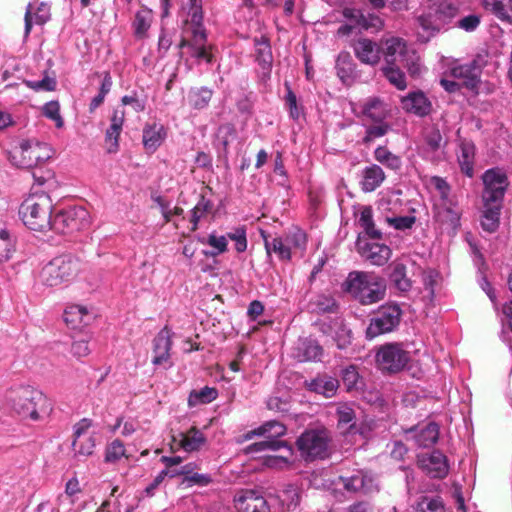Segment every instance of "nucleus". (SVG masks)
I'll list each match as a JSON object with an SVG mask.
<instances>
[{"label": "nucleus", "mask_w": 512, "mask_h": 512, "mask_svg": "<svg viewBox=\"0 0 512 512\" xmlns=\"http://www.w3.org/2000/svg\"><path fill=\"white\" fill-rule=\"evenodd\" d=\"M285 432H286V427L278 421H268V422L264 423L257 429H254V430L246 433L244 435V439L249 440L254 436H264V435H266L270 439L250 445L249 447H247V452L253 453V452H259V451H264V450L277 451V450H280L281 448H285V455L270 457L267 460V464L270 467L287 466L290 463L289 458L292 455V448L290 446H288L285 441H280V440L276 439V438L284 435Z\"/></svg>", "instance_id": "obj_1"}, {"label": "nucleus", "mask_w": 512, "mask_h": 512, "mask_svg": "<svg viewBox=\"0 0 512 512\" xmlns=\"http://www.w3.org/2000/svg\"><path fill=\"white\" fill-rule=\"evenodd\" d=\"M5 401L9 407L23 418L39 420L49 410L47 397L31 386H17L8 389Z\"/></svg>", "instance_id": "obj_2"}, {"label": "nucleus", "mask_w": 512, "mask_h": 512, "mask_svg": "<svg viewBox=\"0 0 512 512\" xmlns=\"http://www.w3.org/2000/svg\"><path fill=\"white\" fill-rule=\"evenodd\" d=\"M53 203L47 193L30 194L19 207V216L30 230L47 232L51 230Z\"/></svg>", "instance_id": "obj_3"}, {"label": "nucleus", "mask_w": 512, "mask_h": 512, "mask_svg": "<svg viewBox=\"0 0 512 512\" xmlns=\"http://www.w3.org/2000/svg\"><path fill=\"white\" fill-rule=\"evenodd\" d=\"M85 263L76 255L65 253L51 259L41 271L44 285L56 287L75 280L83 271Z\"/></svg>", "instance_id": "obj_4"}, {"label": "nucleus", "mask_w": 512, "mask_h": 512, "mask_svg": "<svg viewBox=\"0 0 512 512\" xmlns=\"http://www.w3.org/2000/svg\"><path fill=\"white\" fill-rule=\"evenodd\" d=\"M345 290L363 305L381 301L386 294L384 281L371 273L350 272L345 281Z\"/></svg>", "instance_id": "obj_5"}, {"label": "nucleus", "mask_w": 512, "mask_h": 512, "mask_svg": "<svg viewBox=\"0 0 512 512\" xmlns=\"http://www.w3.org/2000/svg\"><path fill=\"white\" fill-rule=\"evenodd\" d=\"M458 12V7L448 0L431 4L428 7V11L417 19L420 27L427 33L426 36H423V41H428L431 36L450 23L457 16Z\"/></svg>", "instance_id": "obj_6"}, {"label": "nucleus", "mask_w": 512, "mask_h": 512, "mask_svg": "<svg viewBox=\"0 0 512 512\" xmlns=\"http://www.w3.org/2000/svg\"><path fill=\"white\" fill-rule=\"evenodd\" d=\"M52 157V149L46 143L22 141L8 153L10 163L22 169L35 168Z\"/></svg>", "instance_id": "obj_7"}, {"label": "nucleus", "mask_w": 512, "mask_h": 512, "mask_svg": "<svg viewBox=\"0 0 512 512\" xmlns=\"http://www.w3.org/2000/svg\"><path fill=\"white\" fill-rule=\"evenodd\" d=\"M375 359L381 371L393 374L406 367L410 361V353L402 343H386L378 348Z\"/></svg>", "instance_id": "obj_8"}, {"label": "nucleus", "mask_w": 512, "mask_h": 512, "mask_svg": "<svg viewBox=\"0 0 512 512\" xmlns=\"http://www.w3.org/2000/svg\"><path fill=\"white\" fill-rule=\"evenodd\" d=\"M329 435L326 430H307L301 434L296 444L306 461L324 459L328 456Z\"/></svg>", "instance_id": "obj_9"}, {"label": "nucleus", "mask_w": 512, "mask_h": 512, "mask_svg": "<svg viewBox=\"0 0 512 512\" xmlns=\"http://www.w3.org/2000/svg\"><path fill=\"white\" fill-rule=\"evenodd\" d=\"M51 230L59 234H70L89 226V213L84 208L60 210L52 216Z\"/></svg>", "instance_id": "obj_10"}, {"label": "nucleus", "mask_w": 512, "mask_h": 512, "mask_svg": "<svg viewBox=\"0 0 512 512\" xmlns=\"http://www.w3.org/2000/svg\"><path fill=\"white\" fill-rule=\"evenodd\" d=\"M401 309L397 305L383 306L370 320L366 330L368 338L373 339L381 334L393 331L400 323Z\"/></svg>", "instance_id": "obj_11"}, {"label": "nucleus", "mask_w": 512, "mask_h": 512, "mask_svg": "<svg viewBox=\"0 0 512 512\" xmlns=\"http://www.w3.org/2000/svg\"><path fill=\"white\" fill-rule=\"evenodd\" d=\"M484 190L483 202L502 203L509 181L506 173L499 168L487 170L482 176Z\"/></svg>", "instance_id": "obj_12"}, {"label": "nucleus", "mask_w": 512, "mask_h": 512, "mask_svg": "<svg viewBox=\"0 0 512 512\" xmlns=\"http://www.w3.org/2000/svg\"><path fill=\"white\" fill-rule=\"evenodd\" d=\"M484 60L477 56L466 64H455L450 68V76L463 81V85L472 92L478 93L480 85V74Z\"/></svg>", "instance_id": "obj_13"}, {"label": "nucleus", "mask_w": 512, "mask_h": 512, "mask_svg": "<svg viewBox=\"0 0 512 512\" xmlns=\"http://www.w3.org/2000/svg\"><path fill=\"white\" fill-rule=\"evenodd\" d=\"M172 332L165 326L152 341V364L168 369L173 366L171 361Z\"/></svg>", "instance_id": "obj_14"}, {"label": "nucleus", "mask_w": 512, "mask_h": 512, "mask_svg": "<svg viewBox=\"0 0 512 512\" xmlns=\"http://www.w3.org/2000/svg\"><path fill=\"white\" fill-rule=\"evenodd\" d=\"M351 47L355 57L365 65L376 66L382 58L381 42L378 43L366 37H359L352 41Z\"/></svg>", "instance_id": "obj_15"}, {"label": "nucleus", "mask_w": 512, "mask_h": 512, "mask_svg": "<svg viewBox=\"0 0 512 512\" xmlns=\"http://www.w3.org/2000/svg\"><path fill=\"white\" fill-rule=\"evenodd\" d=\"M418 464L431 478H443L448 474L447 458L440 451L419 456Z\"/></svg>", "instance_id": "obj_16"}, {"label": "nucleus", "mask_w": 512, "mask_h": 512, "mask_svg": "<svg viewBox=\"0 0 512 512\" xmlns=\"http://www.w3.org/2000/svg\"><path fill=\"white\" fill-rule=\"evenodd\" d=\"M381 46L385 64H396L398 61L402 62L412 51L408 48L404 39L395 36L382 39Z\"/></svg>", "instance_id": "obj_17"}, {"label": "nucleus", "mask_w": 512, "mask_h": 512, "mask_svg": "<svg viewBox=\"0 0 512 512\" xmlns=\"http://www.w3.org/2000/svg\"><path fill=\"white\" fill-rule=\"evenodd\" d=\"M234 504L237 512H269L265 498L252 490L238 492Z\"/></svg>", "instance_id": "obj_18"}, {"label": "nucleus", "mask_w": 512, "mask_h": 512, "mask_svg": "<svg viewBox=\"0 0 512 512\" xmlns=\"http://www.w3.org/2000/svg\"><path fill=\"white\" fill-rule=\"evenodd\" d=\"M194 29L192 31V40L183 39L179 47L185 48L187 47L190 50V54L192 57L197 59L206 60L208 63L212 61L211 55L208 53L206 49V33L201 24H193Z\"/></svg>", "instance_id": "obj_19"}, {"label": "nucleus", "mask_w": 512, "mask_h": 512, "mask_svg": "<svg viewBox=\"0 0 512 512\" xmlns=\"http://www.w3.org/2000/svg\"><path fill=\"white\" fill-rule=\"evenodd\" d=\"M357 250L360 255L374 265H384L391 257V249L384 244L357 242Z\"/></svg>", "instance_id": "obj_20"}, {"label": "nucleus", "mask_w": 512, "mask_h": 512, "mask_svg": "<svg viewBox=\"0 0 512 512\" xmlns=\"http://www.w3.org/2000/svg\"><path fill=\"white\" fill-rule=\"evenodd\" d=\"M255 60L261 67V79L266 81L270 77L273 55L269 39L265 36L255 38Z\"/></svg>", "instance_id": "obj_21"}, {"label": "nucleus", "mask_w": 512, "mask_h": 512, "mask_svg": "<svg viewBox=\"0 0 512 512\" xmlns=\"http://www.w3.org/2000/svg\"><path fill=\"white\" fill-rule=\"evenodd\" d=\"M434 218L441 225L455 229L459 224L460 212L456 202L436 203Z\"/></svg>", "instance_id": "obj_22"}, {"label": "nucleus", "mask_w": 512, "mask_h": 512, "mask_svg": "<svg viewBox=\"0 0 512 512\" xmlns=\"http://www.w3.org/2000/svg\"><path fill=\"white\" fill-rule=\"evenodd\" d=\"M124 111L114 110L111 124L106 131L105 145L108 153H116L119 149V136L124 122Z\"/></svg>", "instance_id": "obj_23"}, {"label": "nucleus", "mask_w": 512, "mask_h": 512, "mask_svg": "<svg viewBox=\"0 0 512 512\" xmlns=\"http://www.w3.org/2000/svg\"><path fill=\"white\" fill-rule=\"evenodd\" d=\"M402 108L409 113L425 116L430 111V102L423 92H412L401 99Z\"/></svg>", "instance_id": "obj_24"}, {"label": "nucleus", "mask_w": 512, "mask_h": 512, "mask_svg": "<svg viewBox=\"0 0 512 512\" xmlns=\"http://www.w3.org/2000/svg\"><path fill=\"white\" fill-rule=\"evenodd\" d=\"M385 178L383 169L376 164L364 168L360 182L362 191L366 193L375 191L384 182Z\"/></svg>", "instance_id": "obj_25"}, {"label": "nucleus", "mask_w": 512, "mask_h": 512, "mask_svg": "<svg viewBox=\"0 0 512 512\" xmlns=\"http://www.w3.org/2000/svg\"><path fill=\"white\" fill-rule=\"evenodd\" d=\"M411 438L419 447H430L434 445L439 438V427L435 423H429L420 430L411 428L407 431Z\"/></svg>", "instance_id": "obj_26"}, {"label": "nucleus", "mask_w": 512, "mask_h": 512, "mask_svg": "<svg viewBox=\"0 0 512 512\" xmlns=\"http://www.w3.org/2000/svg\"><path fill=\"white\" fill-rule=\"evenodd\" d=\"M166 137L165 129L160 124H147L143 129V145L144 148L153 153L162 144Z\"/></svg>", "instance_id": "obj_27"}, {"label": "nucleus", "mask_w": 512, "mask_h": 512, "mask_svg": "<svg viewBox=\"0 0 512 512\" xmlns=\"http://www.w3.org/2000/svg\"><path fill=\"white\" fill-rule=\"evenodd\" d=\"M173 441H178L179 447L187 452H193L200 449L205 443V437L202 432L196 428H191L187 433H179L177 437H173Z\"/></svg>", "instance_id": "obj_28"}, {"label": "nucleus", "mask_w": 512, "mask_h": 512, "mask_svg": "<svg viewBox=\"0 0 512 512\" xmlns=\"http://www.w3.org/2000/svg\"><path fill=\"white\" fill-rule=\"evenodd\" d=\"M501 208L502 203L483 202L481 226L485 231L489 233L496 231L499 226Z\"/></svg>", "instance_id": "obj_29"}, {"label": "nucleus", "mask_w": 512, "mask_h": 512, "mask_svg": "<svg viewBox=\"0 0 512 512\" xmlns=\"http://www.w3.org/2000/svg\"><path fill=\"white\" fill-rule=\"evenodd\" d=\"M475 146L471 141L461 140L459 144L458 162L463 173L471 177L473 175V164Z\"/></svg>", "instance_id": "obj_30"}, {"label": "nucleus", "mask_w": 512, "mask_h": 512, "mask_svg": "<svg viewBox=\"0 0 512 512\" xmlns=\"http://www.w3.org/2000/svg\"><path fill=\"white\" fill-rule=\"evenodd\" d=\"M339 387L337 379L329 376H318L308 383V389L325 397H332Z\"/></svg>", "instance_id": "obj_31"}, {"label": "nucleus", "mask_w": 512, "mask_h": 512, "mask_svg": "<svg viewBox=\"0 0 512 512\" xmlns=\"http://www.w3.org/2000/svg\"><path fill=\"white\" fill-rule=\"evenodd\" d=\"M356 64L354 63L351 55L343 51L339 53L336 59L337 76L343 83H350L354 79Z\"/></svg>", "instance_id": "obj_32"}, {"label": "nucleus", "mask_w": 512, "mask_h": 512, "mask_svg": "<svg viewBox=\"0 0 512 512\" xmlns=\"http://www.w3.org/2000/svg\"><path fill=\"white\" fill-rule=\"evenodd\" d=\"M345 16L353 19L359 27L365 30L374 29L378 31L384 26L382 19L375 14H363L360 11L353 10L345 12Z\"/></svg>", "instance_id": "obj_33"}, {"label": "nucleus", "mask_w": 512, "mask_h": 512, "mask_svg": "<svg viewBox=\"0 0 512 512\" xmlns=\"http://www.w3.org/2000/svg\"><path fill=\"white\" fill-rule=\"evenodd\" d=\"M90 318L88 310L81 305L70 306L64 312V321L74 329L87 325Z\"/></svg>", "instance_id": "obj_34"}, {"label": "nucleus", "mask_w": 512, "mask_h": 512, "mask_svg": "<svg viewBox=\"0 0 512 512\" xmlns=\"http://www.w3.org/2000/svg\"><path fill=\"white\" fill-rule=\"evenodd\" d=\"M392 271L390 280L394 287L401 292H407L412 287V281L407 277L406 266L399 262H393L390 265Z\"/></svg>", "instance_id": "obj_35"}, {"label": "nucleus", "mask_w": 512, "mask_h": 512, "mask_svg": "<svg viewBox=\"0 0 512 512\" xmlns=\"http://www.w3.org/2000/svg\"><path fill=\"white\" fill-rule=\"evenodd\" d=\"M486 9L490 10L503 22L512 23V0H485Z\"/></svg>", "instance_id": "obj_36"}, {"label": "nucleus", "mask_w": 512, "mask_h": 512, "mask_svg": "<svg viewBox=\"0 0 512 512\" xmlns=\"http://www.w3.org/2000/svg\"><path fill=\"white\" fill-rule=\"evenodd\" d=\"M380 71L387 81L398 90L407 88V81L404 72L396 64H385Z\"/></svg>", "instance_id": "obj_37"}, {"label": "nucleus", "mask_w": 512, "mask_h": 512, "mask_svg": "<svg viewBox=\"0 0 512 512\" xmlns=\"http://www.w3.org/2000/svg\"><path fill=\"white\" fill-rule=\"evenodd\" d=\"M264 244L268 255L274 252L281 260L289 261L291 259V249L282 238H273L270 241L264 236Z\"/></svg>", "instance_id": "obj_38"}, {"label": "nucleus", "mask_w": 512, "mask_h": 512, "mask_svg": "<svg viewBox=\"0 0 512 512\" xmlns=\"http://www.w3.org/2000/svg\"><path fill=\"white\" fill-rule=\"evenodd\" d=\"M359 224L364 229L365 233L373 239H380L382 233L375 228L373 221V211L370 206H365L360 212Z\"/></svg>", "instance_id": "obj_39"}, {"label": "nucleus", "mask_w": 512, "mask_h": 512, "mask_svg": "<svg viewBox=\"0 0 512 512\" xmlns=\"http://www.w3.org/2000/svg\"><path fill=\"white\" fill-rule=\"evenodd\" d=\"M217 396L218 392L215 388L205 386L200 390L191 391L188 397V404L190 407H194L199 404L210 403L215 400Z\"/></svg>", "instance_id": "obj_40"}, {"label": "nucleus", "mask_w": 512, "mask_h": 512, "mask_svg": "<svg viewBox=\"0 0 512 512\" xmlns=\"http://www.w3.org/2000/svg\"><path fill=\"white\" fill-rule=\"evenodd\" d=\"M312 311L317 313H334L337 311L338 305L335 299L330 295H317L309 303Z\"/></svg>", "instance_id": "obj_41"}, {"label": "nucleus", "mask_w": 512, "mask_h": 512, "mask_svg": "<svg viewBox=\"0 0 512 512\" xmlns=\"http://www.w3.org/2000/svg\"><path fill=\"white\" fill-rule=\"evenodd\" d=\"M95 448L94 435L73 438L72 449L78 457H88L93 454Z\"/></svg>", "instance_id": "obj_42"}, {"label": "nucleus", "mask_w": 512, "mask_h": 512, "mask_svg": "<svg viewBox=\"0 0 512 512\" xmlns=\"http://www.w3.org/2000/svg\"><path fill=\"white\" fill-rule=\"evenodd\" d=\"M363 113L373 121H382L386 117V107L378 98L369 99L363 107Z\"/></svg>", "instance_id": "obj_43"}, {"label": "nucleus", "mask_w": 512, "mask_h": 512, "mask_svg": "<svg viewBox=\"0 0 512 512\" xmlns=\"http://www.w3.org/2000/svg\"><path fill=\"white\" fill-rule=\"evenodd\" d=\"M415 512H446L441 497L421 496L417 501Z\"/></svg>", "instance_id": "obj_44"}, {"label": "nucleus", "mask_w": 512, "mask_h": 512, "mask_svg": "<svg viewBox=\"0 0 512 512\" xmlns=\"http://www.w3.org/2000/svg\"><path fill=\"white\" fill-rule=\"evenodd\" d=\"M338 428L351 429L355 425V411L347 404H340L336 409Z\"/></svg>", "instance_id": "obj_45"}, {"label": "nucleus", "mask_w": 512, "mask_h": 512, "mask_svg": "<svg viewBox=\"0 0 512 512\" xmlns=\"http://www.w3.org/2000/svg\"><path fill=\"white\" fill-rule=\"evenodd\" d=\"M375 159L392 170L400 169L402 162L399 156L391 153L385 147H378L374 152Z\"/></svg>", "instance_id": "obj_46"}, {"label": "nucleus", "mask_w": 512, "mask_h": 512, "mask_svg": "<svg viewBox=\"0 0 512 512\" xmlns=\"http://www.w3.org/2000/svg\"><path fill=\"white\" fill-rule=\"evenodd\" d=\"M212 209V203L210 200L205 197H201L199 202L192 209L191 215V223H192V231H195L198 228L199 221L204 218Z\"/></svg>", "instance_id": "obj_47"}, {"label": "nucleus", "mask_w": 512, "mask_h": 512, "mask_svg": "<svg viewBox=\"0 0 512 512\" xmlns=\"http://www.w3.org/2000/svg\"><path fill=\"white\" fill-rule=\"evenodd\" d=\"M152 21V13L150 10H139L135 15L134 28L138 37H143L150 27Z\"/></svg>", "instance_id": "obj_48"}, {"label": "nucleus", "mask_w": 512, "mask_h": 512, "mask_svg": "<svg viewBox=\"0 0 512 512\" xmlns=\"http://www.w3.org/2000/svg\"><path fill=\"white\" fill-rule=\"evenodd\" d=\"M212 91L207 88H201L196 91H192L189 94V103L195 109H203L206 107L211 100Z\"/></svg>", "instance_id": "obj_49"}, {"label": "nucleus", "mask_w": 512, "mask_h": 512, "mask_svg": "<svg viewBox=\"0 0 512 512\" xmlns=\"http://www.w3.org/2000/svg\"><path fill=\"white\" fill-rule=\"evenodd\" d=\"M425 143L432 152H438L444 146L443 137L437 127H431L425 132Z\"/></svg>", "instance_id": "obj_50"}, {"label": "nucleus", "mask_w": 512, "mask_h": 512, "mask_svg": "<svg viewBox=\"0 0 512 512\" xmlns=\"http://www.w3.org/2000/svg\"><path fill=\"white\" fill-rule=\"evenodd\" d=\"M14 252V242L6 229L0 230V262L7 261Z\"/></svg>", "instance_id": "obj_51"}, {"label": "nucleus", "mask_w": 512, "mask_h": 512, "mask_svg": "<svg viewBox=\"0 0 512 512\" xmlns=\"http://www.w3.org/2000/svg\"><path fill=\"white\" fill-rule=\"evenodd\" d=\"M300 350L306 361L318 360L323 353L322 347L314 340L303 341Z\"/></svg>", "instance_id": "obj_52"}, {"label": "nucleus", "mask_w": 512, "mask_h": 512, "mask_svg": "<svg viewBox=\"0 0 512 512\" xmlns=\"http://www.w3.org/2000/svg\"><path fill=\"white\" fill-rule=\"evenodd\" d=\"M125 452L124 444L120 440L116 439L107 446L105 461L108 463H116L122 457H126Z\"/></svg>", "instance_id": "obj_53"}, {"label": "nucleus", "mask_w": 512, "mask_h": 512, "mask_svg": "<svg viewBox=\"0 0 512 512\" xmlns=\"http://www.w3.org/2000/svg\"><path fill=\"white\" fill-rule=\"evenodd\" d=\"M206 243L214 248L213 251H205L204 254L206 256L215 257L227 250L226 236H216L215 234H210Z\"/></svg>", "instance_id": "obj_54"}, {"label": "nucleus", "mask_w": 512, "mask_h": 512, "mask_svg": "<svg viewBox=\"0 0 512 512\" xmlns=\"http://www.w3.org/2000/svg\"><path fill=\"white\" fill-rule=\"evenodd\" d=\"M43 115L55 122L57 128H62L64 125L63 118L60 115V105L57 101H50L46 103L43 108Z\"/></svg>", "instance_id": "obj_55"}, {"label": "nucleus", "mask_w": 512, "mask_h": 512, "mask_svg": "<svg viewBox=\"0 0 512 512\" xmlns=\"http://www.w3.org/2000/svg\"><path fill=\"white\" fill-rule=\"evenodd\" d=\"M212 482V477L209 474H203L194 472L193 474L189 475L188 477H184L182 479L181 484L187 488L192 486H200L204 487L209 485Z\"/></svg>", "instance_id": "obj_56"}, {"label": "nucleus", "mask_w": 512, "mask_h": 512, "mask_svg": "<svg viewBox=\"0 0 512 512\" xmlns=\"http://www.w3.org/2000/svg\"><path fill=\"white\" fill-rule=\"evenodd\" d=\"M285 242L288 243L290 248L304 250L307 243L306 234L302 230L296 229L286 235Z\"/></svg>", "instance_id": "obj_57"}, {"label": "nucleus", "mask_w": 512, "mask_h": 512, "mask_svg": "<svg viewBox=\"0 0 512 512\" xmlns=\"http://www.w3.org/2000/svg\"><path fill=\"white\" fill-rule=\"evenodd\" d=\"M438 273L436 271H424L422 274V282L424 290L426 291V297L428 300L434 298V286L437 282Z\"/></svg>", "instance_id": "obj_58"}, {"label": "nucleus", "mask_w": 512, "mask_h": 512, "mask_svg": "<svg viewBox=\"0 0 512 512\" xmlns=\"http://www.w3.org/2000/svg\"><path fill=\"white\" fill-rule=\"evenodd\" d=\"M227 237L235 242L237 252H244L247 248L246 230L244 227H238L233 232H229Z\"/></svg>", "instance_id": "obj_59"}, {"label": "nucleus", "mask_w": 512, "mask_h": 512, "mask_svg": "<svg viewBox=\"0 0 512 512\" xmlns=\"http://www.w3.org/2000/svg\"><path fill=\"white\" fill-rule=\"evenodd\" d=\"M342 380L347 390H352L357 388L359 374L355 368V366H349L345 368L342 372Z\"/></svg>", "instance_id": "obj_60"}, {"label": "nucleus", "mask_w": 512, "mask_h": 512, "mask_svg": "<svg viewBox=\"0 0 512 512\" xmlns=\"http://www.w3.org/2000/svg\"><path fill=\"white\" fill-rule=\"evenodd\" d=\"M344 488L349 492H357L363 489L364 479L360 475H353L351 477H340Z\"/></svg>", "instance_id": "obj_61"}, {"label": "nucleus", "mask_w": 512, "mask_h": 512, "mask_svg": "<svg viewBox=\"0 0 512 512\" xmlns=\"http://www.w3.org/2000/svg\"><path fill=\"white\" fill-rule=\"evenodd\" d=\"M402 63L407 68V70L411 76H417L420 74L421 65L419 62V57L416 55V53L413 50L409 53V56H407L402 61Z\"/></svg>", "instance_id": "obj_62"}, {"label": "nucleus", "mask_w": 512, "mask_h": 512, "mask_svg": "<svg viewBox=\"0 0 512 512\" xmlns=\"http://www.w3.org/2000/svg\"><path fill=\"white\" fill-rule=\"evenodd\" d=\"M188 15L192 24L202 23L203 15L201 0H189Z\"/></svg>", "instance_id": "obj_63"}, {"label": "nucleus", "mask_w": 512, "mask_h": 512, "mask_svg": "<svg viewBox=\"0 0 512 512\" xmlns=\"http://www.w3.org/2000/svg\"><path fill=\"white\" fill-rule=\"evenodd\" d=\"M236 135V130L232 124L226 123L219 127L218 129V138L221 140V143L224 149L229 145L230 139L234 138Z\"/></svg>", "instance_id": "obj_64"}]
</instances>
